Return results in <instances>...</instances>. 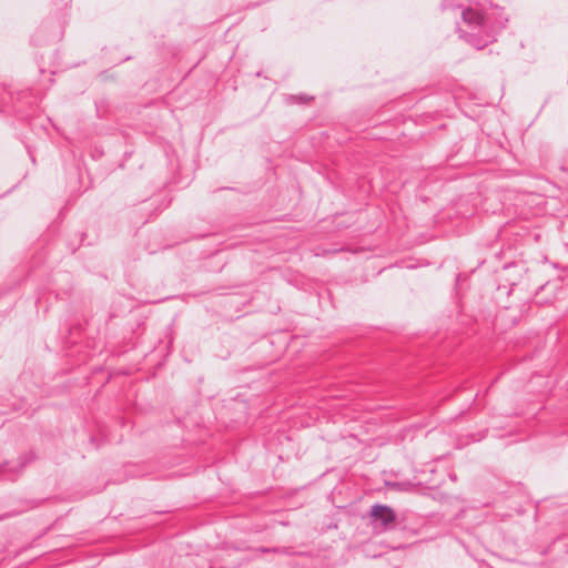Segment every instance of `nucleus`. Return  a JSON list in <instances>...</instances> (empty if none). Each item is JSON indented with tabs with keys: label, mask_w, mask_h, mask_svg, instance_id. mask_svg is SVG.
Segmentation results:
<instances>
[{
	"label": "nucleus",
	"mask_w": 568,
	"mask_h": 568,
	"mask_svg": "<svg viewBox=\"0 0 568 568\" xmlns=\"http://www.w3.org/2000/svg\"><path fill=\"white\" fill-rule=\"evenodd\" d=\"M311 98H306L305 95H301V97H296V95H291L290 97V100L293 101V102H305L307 100H310Z\"/></svg>",
	"instance_id": "7ed1b4c3"
},
{
	"label": "nucleus",
	"mask_w": 568,
	"mask_h": 568,
	"mask_svg": "<svg viewBox=\"0 0 568 568\" xmlns=\"http://www.w3.org/2000/svg\"><path fill=\"white\" fill-rule=\"evenodd\" d=\"M26 464H27V460H22V459H21V460L19 462V467H20V468H22Z\"/></svg>",
	"instance_id": "39448f33"
},
{
	"label": "nucleus",
	"mask_w": 568,
	"mask_h": 568,
	"mask_svg": "<svg viewBox=\"0 0 568 568\" xmlns=\"http://www.w3.org/2000/svg\"><path fill=\"white\" fill-rule=\"evenodd\" d=\"M368 518L374 527L386 530L396 529L398 523V515L395 510L392 507L382 504H374L371 507Z\"/></svg>",
	"instance_id": "f03ea898"
},
{
	"label": "nucleus",
	"mask_w": 568,
	"mask_h": 568,
	"mask_svg": "<svg viewBox=\"0 0 568 568\" xmlns=\"http://www.w3.org/2000/svg\"><path fill=\"white\" fill-rule=\"evenodd\" d=\"M449 6H450L449 0H444V1H443V8H444V9L449 8Z\"/></svg>",
	"instance_id": "20e7f679"
},
{
	"label": "nucleus",
	"mask_w": 568,
	"mask_h": 568,
	"mask_svg": "<svg viewBox=\"0 0 568 568\" xmlns=\"http://www.w3.org/2000/svg\"><path fill=\"white\" fill-rule=\"evenodd\" d=\"M464 22L469 27L470 31L460 30V37L470 45L480 50L488 43L495 41L497 28H495L489 18L484 17L477 10L467 8L462 11ZM505 23H500L498 29H503Z\"/></svg>",
	"instance_id": "f257e3e1"
},
{
	"label": "nucleus",
	"mask_w": 568,
	"mask_h": 568,
	"mask_svg": "<svg viewBox=\"0 0 568 568\" xmlns=\"http://www.w3.org/2000/svg\"><path fill=\"white\" fill-rule=\"evenodd\" d=\"M2 469H3V465H0V473H2Z\"/></svg>",
	"instance_id": "423d86ee"
}]
</instances>
